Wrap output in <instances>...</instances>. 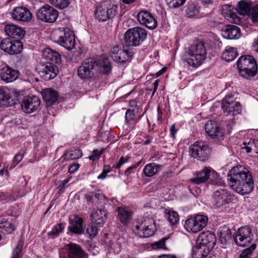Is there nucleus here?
<instances>
[{
    "label": "nucleus",
    "mask_w": 258,
    "mask_h": 258,
    "mask_svg": "<svg viewBox=\"0 0 258 258\" xmlns=\"http://www.w3.org/2000/svg\"><path fill=\"white\" fill-rule=\"evenodd\" d=\"M230 187L237 193L248 195L253 191L254 181L250 172L244 166L238 165L232 168L227 174Z\"/></svg>",
    "instance_id": "1"
},
{
    "label": "nucleus",
    "mask_w": 258,
    "mask_h": 258,
    "mask_svg": "<svg viewBox=\"0 0 258 258\" xmlns=\"http://www.w3.org/2000/svg\"><path fill=\"white\" fill-rule=\"evenodd\" d=\"M187 57L184 58L183 61L194 68L200 66L206 58L207 51L204 43L200 42L191 45L187 51Z\"/></svg>",
    "instance_id": "2"
},
{
    "label": "nucleus",
    "mask_w": 258,
    "mask_h": 258,
    "mask_svg": "<svg viewBox=\"0 0 258 258\" xmlns=\"http://www.w3.org/2000/svg\"><path fill=\"white\" fill-rule=\"evenodd\" d=\"M240 75L247 79L255 76L257 66L254 58L251 55L241 56L237 61Z\"/></svg>",
    "instance_id": "3"
},
{
    "label": "nucleus",
    "mask_w": 258,
    "mask_h": 258,
    "mask_svg": "<svg viewBox=\"0 0 258 258\" xmlns=\"http://www.w3.org/2000/svg\"><path fill=\"white\" fill-rule=\"evenodd\" d=\"M117 7L113 0L103 2L95 11V17L99 21L104 22L113 18L116 14Z\"/></svg>",
    "instance_id": "4"
},
{
    "label": "nucleus",
    "mask_w": 258,
    "mask_h": 258,
    "mask_svg": "<svg viewBox=\"0 0 258 258\" xmlns=\"http://www.w3.org/2000/svg\"><path fill=\"white\" fill-rule=\"evenodd\" d=\"M155 222L152 218L142 217L138 219L134 231L140 237H149L153 235L156 230Z\"/></svg>",
    "instance_id": "5"
},
{
    "label": "nucleus",
    "mask_w": 258,
    "mask_h": 258,
    "mask_svg": "<svg viewBox=\"0 0 258 258\" xmlns=\"http://www.w3.org/2000/svg\"><path fill=\"white\" fill-rule=\"evenodd\" d=\"M146 37V31L140 27H135L128 29L124 35L125 43L131 46H137L141 45Z\"/></svg>",
    "instance_id": "6"
},
{
    "label": "nucleus",
    "mask_w": 258,
    "mask_h": 258,
    "mask_svg": "<svg viewBox=\"0 0 258 258\" xmlns=\"http://www.w3.org/2000/svg\"><path fill=\"white\" fill-rule=\"evenodd\" d=\"M210 231H203L198 237L200 247L196 246L192 248L194 258H206L210 254Z\"/></svg>",
    "instance_id": "7"
},
{
    "label": "nucleus",
    "mask_w": 258,
    "mask_h": 258,
    "mask_svg": "<svg viewBox=\"0 0 258 258\" xmlns=\"http://www.w3.org/2000/svg\"><path fill=\"white\" fill-rule=\"evenodd\" d=\"M208 218L203 215H194L187 219L184 224L187 231L197 233L202 230L207 224Z\"/></svg>",
    "instance_id": "8"
},
{
    "label": "nucleus",
    "mask_w": 258,
    "mask_h": 258,
    "mask_svg": "<svg viewBox=\"0 0 258 258\" xmlns=\"http://www.w3.org/2000/svg\"><path fill=\"white\" fill-rule=\"evenodd\" d=\"M221 107L226 116H235L241 113L242 110L240 103L234 101L232 96H227L223 99Z\"/></svg>",
    "instance_id": "9"
},
{
    "label": "nucleus",
    "mask_w": 258,
    "mask_h": 258,
    "mask_svg": "<svg viewBox=\"0 0 258 258\" xmlns=\"http://www.w3.org/2000/svg\"><path fill=\"white\" fill-rule=\"evenodd\" d=\"M57 37L55 41L68 50H71L75 47V36L69 28H63L56 31Z\"/></svg>",
    "instance_id": "10"
},
{
    "label": "nucleus",
    "mask_w": 258,
    "mask_h": 258,
    "mask_svg": "<svg viewBox=\"0 0 258 258\" xmlns=\"http://www.w3.org/2000/svg\"><path fill=\"white\" fill-rule=\"evenodd\" d=\"M40 77L45 81L54 78L58 73L57 67L53 62L42 61L36 68Z\"/></svg>",
    "instance_id": "11"
},
{
    "label": "nucleus",
    "mask_w": 258,
    "mask_h": 258,
    "mask_svg": "<svg viewBox=\"0 0 258 258\" xmlns=\"http://www.w3.org/2000/svg\"><path fill=\"white\" fill-rule=\"evenodd\" d=\"M96 66L94 58L89 57L85 59L82 65L78 69V76L82 80H87L92 78L94 75Z\"/></svg>",
    "instance_id": "12"
},
{
    "label": "nucleus",
    "mask_w": 258,
    "mask_h": 258,
    "mask_svg": "<svg viewBox=\"0 0 258 258\" xmlns=\"http://www.w3.org/2000/svg\"><path fill=\"white\" fill-rule=\"evenodd\" d=\"M58 12L51 6L46 5L39 8L36 13L37 19L44 22L52 23L56 21Z\"/></svg>",
    "instance_id": "13"
},
{
    "label": "nucleus",
    "mask_w": 258,
    "mask_h": 258,
    "mask_svg": "<svg viewBox=\"0 0 258 258\" xmlns=\"http://www.w3.org/2000/svg\"><path fill=\"white\" fill-rule=\"evenodd\" d=\"M233 237L236 244L241 247L246 246L252 240L251 230L248 226L242 227L238 229Z\"/></svg>",
    "instance_id": "14"
},
{
    "label": "nucleus",
    "mask_w": 258,
    "mask_h": 258,
    "mask_svg": "<svg viewBox=\"0 0 258 258\" xmlns=\"http://www.w3.org/2000/svg\"><path fill=\"white\" fill-rule=\"evenodd\" d=\"M233 196L226 189L220 188L213 192L212 197L213 206L220 208L229 204L233 199Z\"/></svg>",
    "instance_id": "15"
},
{
    "label": "nucleus",
    "mask_w": 258,
    "mask_h": 258,
    "mask_svg": "<svg viewBox=\"0 0 258 258\" xmlns=\"http://www.w3.org/2000/svg\"><path fill=\"white\" fill-rule=\"evenodd\" d=\"M209 147L202 142H196L189 147L190 156L197 158L201 161L208 159Z\"/></svg>",
    "instance_id": "16"
},
{
    "label": "nucleus",
    "mask_w": 258,
    "mask_h": 258,
    "mask_svg": "<svg viewBox=\"0 0 258 258\" xmlns=\"http://www.w3.org/2000/svg\"><path fill=\"white\" fill-rule=\"evenodd\" d=\"M0 48L5 52L12 55L20 52L23 49V45L21 41H12L10 38H7L1 41Z\"/></svg>",
    "instance_id": "17"
},
{
    "label": "nucleus",
    "mask_w": 258,
    "mask_h": 258,
    "mask_svg": "<svg viewBox=\"0 0 258 258\" xmlns=\"http://www.w3.org/2000/svg\"><path fill=\"white\" fill-rule=\"evenodd\" d=\"M138 22L149 29H154L157 26V21L155 17L148 11L142 10L137 15Z\"/></svg>",
    "instance_id": "18"
},
{
    "label": "nucleus",
    "mask_w": 258,
    "mask_h": 258,
    "mask_svg": "<svg viewBox=\"0 0 258 258\" xmlns=\"http://www.w3.org/2000/svg\"><path fill=\"white\" fill-rule=\"evenodd\" d=\"M40 100L36 96H25L21 103L22 109L27 113H31L39 109Z\"/></svg>",
    "instance_id": "19"
},
{
    "label": "nucleus",
    "mask_w": 258,
    "mask_h": 258,
    "mask_svg": "<svg viewBox=\"0 0 258 258\" xmlns=\"http://www.w3.org/2000/svg\"><path fill=\"white\" fill-rule=\"evenodd\" d=\"M12 18L15 21L28 22L32 17L30 10L24 7H16L11 13Z\"/></svg>",
    "instance_id": "20"
},
{
    "label": "nucleus",
    "mask_w": 258,
    "mask_h": 258,
    "mask_svg": "<svg viewBox=\"0 0 258 258\" xmlns=\"http://www.w3.org/2000/svg\"><path fill=\"white\" fill-rule=\"evenodd\" d=\"M111 57L113 59L118 63H123L128 60L132 57L131 53L124 48L119 46L113 47L111 51Z\"/></svg>",
    "instance_id": "21"
},
{
    "label": "nucleus",
    "mask_w": 258,
    "mask_h": 258,
    "mask_svg": "<svg viewBox=\"0 0 258 258\" xmlns=\"http://www.w3.org/2000/svg\"><path fill=\"white\" fill-rule=\"evenodd\" d=\"M94 58L96 64L95 71L104 75H108L110 73L112 67L107 57L100 55Z\"/></svg>",
    "instance_id": "22"
},
{
    "label": "nucleus",
    "mask_w": 258,
    "mask_h": 258,
    "mask_svg": "<svg viewBox=\"0 0 258 258\" xmlns=\"http://www.w3.org/2000/svg\"><path fill=\"white\" fill-rule=\"evenodd\" d=\"M5 31L8 36L19 41L23 38L26 33L22 28L13 24L7 25Z\"/></svg>",
    "instance_id": "23"
},
{
    "label": "nucleus",
    "mask_w": 258,
    "mask_h": 258,
    "mask_svg": "<svg viewBox=\"0 0 258 258\" xmlns=\"http://www.w3.org/2000/svg\"><path fill=\"white\" fill-rule=\"evenodd\" d=\"M18 76V72L12 69L7 64H5L0 70V78L2 80L6 83L13 82Z\"/></svg>",
    "instance_id": "24"
},
{
    "label": "nucleus",
    "mask_w": 258,
    "mask_h": 258,
    "mask_svg": "<svg viewBox=\"0 0 258 258\" xmlns=\"http://www.w3.org/2000/svg\"><path fill=\"white\" fill-rule=\"evenodd\" d=\"M107 212L104 207L94 210L91 215L92 222L102 227L107 219Z\"/></svg>",
    "instance_id": "25"
},
{
    "label": "nucleus",
    "mask_w": 258,
    "mask_h": 258,
    "mask_svg": "<svg viewBox=\"0 0 258 258\" xmlns=\"http://www.w3.org/2000/svg\"><path fill=\"white\" fill-rule=\"evenodd\" d=\"M221 35L228 39H237L240 36V29L235 25L224 26L221 28Z\"/></svg>",
    "instance_id": "26"
},
{
    "label": "nucleus",
    "mask_w": 258,
    "mask_h": 258,
    "mask_svg": "<svg viewBox=\"0 0 258 258\" xmlns=\"http://www.w3.org/2000/svg\"><path fill=\"white\" fill-rule=\"evenodd\" d=\"M42 61L59 63L61 61L60 55L56 51L50 48L44 49L42 52Z\"/></svg>",
    "instance_id": "27"
},
{
    "label": "nucleus",
    "mask_w": 258,
    "mask_h": 258,
    "mask_svg": "<svg viewBox=\"0 0 258 258\" xmlns=\"http://www.w3.org/2000/svg\"><path fill=\"white\" fill-rule=\"evenodd\" d=\"M139 108L128 109L125 114L126 124L131 128H133L136 124L141 118L139 115Z\"/></svg>",
    "instance_id": "28"
},
{
    "label": "nucleus",
    "mask_w": 258,
    "mask_h": 258,
    "mask_svg": "<svg viewBox=\"0 0 258 258\" xmlns=\"http://www.w3.org/2000/svg\"><path fill=\"white\" fill-rule=\"evenodd\" d=\"M83 219L75 215L74 219L69 221V230L73 233L80 234L83 231Z\"/></svg>",
    "instance_id": "29"
},
{
    "label": "nucleus",
    "mask_w": 258,
    "mask_h": 258,
    "mask_svg": "<svg viewBox=\"0 0 258 258\" xmlns=\"http://www.w3.org/2000/svg\"><path fill=\"white\" fill-rule=\"evenodd\" d=\"M42 96L43 100L47 106H51L55 103L58 98L57 92L50 88H46L42 90Z\"/></svg>",
    "instance_id": "30"
},
{
    "label": "nucleus",
    "mask_w": 258,
    "mask_h": 258,
    "mask_svg": "<svg viewBox=\"0 0 258 258\" xmlns=\"http://www.w3.org/2000/svg\"><path fill=\"white\" fill-rule=\"evenodd\" d=\"M117 218L124 225L130 221L133 215L132 211L126 207H119L117 209Z\"/></svg>",
    "instance_id": "31"
},
{
    "label": "nucleus",
    "mask_w": 258,
    "mask_h": 258,
    "mask_svg": "<svg viewBox=\"0 0 258 258\" xmlns=\"http://www.w3.org/2000/svg\"><path fill=\"white\" fill-rule=\"evenodd\" d=\"M211 139H212L215 141H218L221 140L223 139L224 131L223 128L221 127V126L217 123H212L211 120Z\"/></svg>",
    "instance_id": "32"
},
{
    "label": "nucleus",
    "mask_w": 258,
    "mask_h": 258,
    "mask_svg": "<svg viewBox=\"0 0 258 258\" xmlns=\"http://www.w3.org/2000/svg\"><path fill=\"white\" fill-rule=\"evenodd\" d=\"M68 258H87V256L79 246L71 244L69 248Z\"/></svg>",
    "instance_id": "33"
},
{
    "label": "nucleus",
    "mask_w": 258,
    "mask_h": 258,
    "mask_svg": "<svg viewBox=\"0 0 258 258\" xmlns=\"http://www.w3.org/2000/svg\"><path fill=\"white\" fill-rule=\"evenodd\" d=\"M217 234L219 240L222 244H226L231 239V231L225 225L219 229Z\"/></svg>",
    "instance_id": "34"
},
{
    "label": "nucleus",
    "mask_w": 258,
    "mask_h": 258,
    "mask_svg": "<svg viewBox=\"0 0 258 258\" xmlns=\"http://www.w3.org/2000/svg\"><path fill=\"white\" fill-rule=\"evenodd\" d=\"M83 155L82 151L77 147H73L66 151L62 157L64 160H75L81 158Z\"/></svg>",
    "instance_id": "35"
},
{
    "label": "nucleus",
    "mask_w": 258,
    "mask_h": 258,
    "mask_svg": "<svg viewBox=\"0 0 258 258\" xmlns=\"http://www.w3.org/2000/svg\"><path fill=\"white\" fill-rule=\"evenodd\" d=\"M195 175V178L190 179V181L195 184H200L205 182L209 177L210 176V169L205 167L204 169L200 172H197Z\"/></svg>",
    "instance_id": "36"
},
{
    "label": "nucleus",
    "mask_w": 258,
    "mask_h": 258,
    "mask_svg": "<svg viewBox=\"0 0 258 258\" xmlns=\"http://www.w3.org/2000/svg\"><path fill=\"white\" fill-rule=\"evenodd\" d=\"M222 45V43L218 37L215 33H211V50L213 56L219 53Z\"/></svg>",
    "instance_id": "37"
},
{
    "label": "nucleus",
    "mask_w": 258,
    "mask_h": 258,
    "mask_svg": "<svg viewBox=\"0 0 258 258\" xmlns=\"http://www.w3.org/2000/svg\"><path fill=\"white\" fill-rule=\"evenodd\" d=\"M237 55L236 48L231 46H227L223 52L221 57L223 59L229 62L233 60Z\"/></svg>",
    "instance_id": "38"
},
{
    "label": "nucleus",
    "mask_w": 258,
    "mask_h": 258,
    "mask_svg": "<svg viewBox=\"0 0 258 258\" xmlns=\"http://www.w3.org/2000/svg\"><path fill=\"white\" fill-rule=\"evenodd\" d=\"M160 166L154 163H151L146 165L143 169V173L146 177H152L159 170Z\"/></svg>",
    "instance_id": "39"
},
{
    "label": "nucleus",
    "mask_w": 258,
    "mask_h": 258,
    "mask_svg": "<svg viewBox=\"0 0 258 258\" xmlns=\"http://www.w3.org/2000/svg\"><path fill=\"white\" fill-rule=\"evenodd\" d=\"M200 12V8L198 6L193 2L188 3L185 13L187 16L189 18H192L197 16Z\"/></svg>",
    "instance_id": "40"
},
{
    "label": "nucleus",
    "mask_w": 258,
    "mask_h": 258,
    "mask_svg": "<svg viewBox=\"0 0 258 258\" xmlns=\"http://www.w3.org/2000/svg\"><path fill=\"white\" fill-rule=\"evenodd\" d=\"M237 11L241 15L248 14L250 12L249 5L244 1H240L237 5Z\"/></svg>",
    "instance_id": "41"
},
{
    "label": "nucleus",
    "mask_w": 258,
    "mask_h": 258,
    "mask_svg": "<svg viewBox=\"0 0 258 258\" xmlns=\"http://www.w3.org/2000/svg\"><path fill=\"white\" fill-rule=\"evenodd\" d=\"M10 98V96L8 90L0 88V106L6 105Z\"/></svg>",
    "instance_id": "42"
},
{
    "label": "nucleus",
    "mask_w": 258,
    "mask_h": 258,
    "mask_svg": "<svg viewBox=\"0 0 258 258\" xmlns=\"http://www.w3.org/2000/svg\"><path fill=\"white\" fill-rule=\"evenodd\" d=\"M223 181L219 174L215 170L211 169V184L221 185Z\"/></svg>",
    "instance_id": "43"
},
{
    "label": "nucleus",
    "mask_w": 258,
    "mask_h": 258,
    "mask_svg": "<svg viewBox=\"0 0 258 258\" xmlns=\"http://www.w3.org/2000/svg\"><path fill=\"white\" fill-rule=\"evenodd\" d=\"M64 228V226L61 223L56 224L54 226L52 230L48 233V234L49 236H52V238H55L62 232Z\"/></svg>",
    "instance_id": "44"
},
{
    "label": "nucleus",
    "mask_w": 258,
    "mask_h": 258,
    "mask_svg": "<svg viewBox=\"0 0 258 258\" xmlns=\"http://www.w3.org/2000/svg\"><path fill=\"white\" fill-rule=\"evenodd\" d=\"M98 226L96 224L93 222L88 225L86 229V233L89 235L90 237H94L97 235L99 230Z\"/></svg>",
    "instance_id": "45"
},
{
    "label": "nucleus",
    "mask_w": 258,
    "mask_h": 258,
    "mask_svg": "<svg viewBox=\"0 0 258 258\" xmlns=\"http://www.w3.org/2000/svg\"><path fill=\"white\" fill-rule=\"evenodd\" d=\"M23 245V242L21 240H19L17 246L13 250L12 258H20Z\"/></svg>",
    "instance_id": "46"
},
{
    "label": "nucleus",
    "mask_w": 258,
    "mask_h": 258,
    "mask_svg": "<svg viewBox=\"0 0 258 258\" xmlns=\"http://www.w3.org/2000/svg\"><path fill=\"white\" fill-rule=\"evenodd\" d=\"M256 245L252 244L249 247L245 249L240 254L239 258H250L252 251L255 249Z\"/></svg>",
    "instance_id": "47"
},
{
    "label": "nucleus",
    "mask_w": 258,
    "mask_h": 258,
    "mask_svg": "<svg viewBox=\"0 0 258 258\" xmlns=\"http://www.w3.org/2000/svg\"><path fill=\"white\" fill-rule=\"evenodd\" d=\"M233 10V7L231 5H224L221 7V14L226 18L229 19V15Z\"/></svg>",
    "instance_id": "48"
},
{
    "label": "nucleus",
    "mask_w": 258,
    "mask_h": 258,
    "mask_svg": "<svg viewBox=\"0 0 258 258\" xmlns=\"http://www.w3.org/2000/svg\"><path fill=\"white\" fill-rule=\"evenodd\" d=\"M168 220L171 225H175L179 221V216L177 213L175 211H169L168 212Z\"/></svg>",
    "instance_id": "49"
},
{
    "label": "nucleus",
    "mask_w": 258,
    "mask_h": 258,
    "mask_svg": "<svg viewBox=\"0 0 258 258\" xmlns=\"http://www.w3.org/2000/svg\"><path fill=\"white\" fill-rule=\"evenodd\" d=\"M186 0H166L167 5L170 8H176L183 5Z\"/></svg>",
    "instance_id": "50"
},
{
    "label": "nucleus",
    "mask_w": 258,
    "mask_h": 258,
    "mask_svg": "<svg viewBox=\"0 0 258 258\" xmlns=\"http://www.w3.org/2000/svg\"><path fill=\"white\" fill-rule=\"evenodd\" d=\"M49 2L60 9H64L69 5L68 0H49Z\"/></svg>",
    "instance_id": "51"
},
{
    "label": "nucleus",
    "mask_w": 258,
    "mask_h": 258,
    "mask_svg": "<svg viewBox=\"0 0 258 258\" xmlns=\"http://www.w3.org/2000/svg\"><path fill=\"white\" fill-rule=\"evenodd\" d=\"M0 228L8 233H11L14 230V226L8 221L0 222Z\"/></svg>",
    "instance_id": "52"
},
{
    "label": "nucleus",
    "mask_w": 258,
    "mask_h": 258,
    "mask_svg": "<svg viewBox=\"0 0 258 258\" xmlns=\"http://www.w3.org/2000/svg\"><path fill=\"white\" fill-rule=\"evenodd\" d=\"M166 238H162L160 240L152 244V247L154 249L165 248Z\"/></svg>",
    "instance_id": "53"
},
{
    "label": "nucleus",
    "mask_w": 258,
    "mask_h": 258,
    "mask_svg": "<svg viewBox=\"0 0 258 258\" xmlns=\"http://www.w3.org/2000/svg\"><path fill=\"white\" fill-rule=\"evenodd\" d=\"M104 151V150L103 149L101 150H94L93 151L91 155L89 157V158L93 161L98 160Z\"/></svg>",
    "instance_id": "54"
},
{
    "label": "nucleus",
    "mask_w": 258,
    "mask_h": 258,
    "mask_svg": "<svg viewBox=\"0 0 258 258\" xmlns=\"http://www.w3.org/2000/svg\"><path fill=\"white\" fill-rule=\"evenodd\" d=\"M24 152L18 153L14 157L13 160V168L15 167L23 159Z\"/></svg>",
    "instance_id": "55"
},
{
    "label": "nucleus",
    "mask_w": 258,
    "mask_h": 258,
    "mask_svg": "<svg viewBox=\"0 0 258 258\" xmlns=\"http://www.w3.org/2000/svg\"><path fill=\"white\" fill-rule=\"evenodd\" d=\"M251 18L253 22H258V4L255 6L251 10Z\"/></svg>",
    "instance_id": "56"
},
{
    "label": "nucleus",
    "mask_w": 258,
    "mask_h": 258,
    "mask_svg": "<svg viewBox=\"0 0 258 258\" xmlns=\"http://www.w3.org/2000/svg\"><path fill=\"white\" fill-rule=\"evenodd\" d=\"M69 179H66L62 181L61 183L58 185V189L60 193L64 192L67 186V183L69 181Z\"/></svg>",
    "instance_id": "57"
},
{
    "label": "nucleus",
    "mask_w": 258,
    "mask_h": 258,
    "mask_svg": "<svg viewBox=\"0 0 258 258\" xmlns=\"http://www.w3.org/2000/svg\"><path fill=\"white\" fill-rule=\"evenodd\" d=\"M140 163L138 164L132 165L126 169L125 171L124 174L126 176L130 175L131 173H134L135 172V170L136 168L139 165Z\"/></svg>",
    "instance_id": "58"
},
{
    "label": "nucleus",
    "mask_w": 258,
    "mask_h": 258,
    "mask_svg": "<svg viewBox=\"0 0 258 258\" xmlns=\"http://www.w3.org/2000/svg\"><path fill=\"white\" fill-rule=\"evenodd\" d=\"M227 19L234 23H237L240 21V18L233 11L231 13V15H229V19Z\"/></svg>",
    "instance_id": "59"
},
{
    "label": "nucleus",
    "mask_w": 258,
    "mask_h": 258,
    "mask_svg": "<svg viewBox=\"0 0 258 258\" xmlns=\"http://www.w3.org/2000/svg\"><path fill=\"white\" fill-rule=\"evenodd\" d=\"M79 167V165L78 163H73L70 165L69 168V172L73 173L78 169Z\"/></svg>",
    "instance_id": "60"
},
{
    "label": "nucleus",
    "mask_w": 258,
    "mask_h": 258,
    "mask_svg": "<svg viewBox=\"0 0 258 258\" xmlns=\"http://www.w3.org/2000/svg\"><path fill=\"white\" fill-rule=\"evenodd\" d=\"M250 142L248 143L246 142H243L242 145H241V149H244L247 153H249L251 152L252 149L251 147L248 145H252Z\"/></svg>",
    "instance_id": "61"
},
{
    "label": "nucleus",
    "mask_w": 258,
    "mask_h": 258,
    "mask_svg": "<svg viewBox=\"0 0 258 258\" xmlns=\"http://www.w3.org/2000/svg\"><path fill=\"white\" fill-rule=\"evenodd\" d=\"M127 161V159H125L123 157H121L117 164L115 166V168L116 169H119L122 165L124 164Z\"/></svg>",
    "instance_id": "62"
},
{
    "label": "nucleus",
    "mask_w": 258,
    "mask_h": 258,
    "mask_svg": "<svg viewBox=\"0 0 258 258\" xmlns=\"http://www.w3.org/2000/svg\"><path fill=\"white\" fill-rule=\"evenodd\" d=\"M177 131V130L175 128V124H172L170 129V132L171 137L173 139H175V134H176Z\"/></svg>",
    "instance_id": "63"
},
{
    "label": "nucleus",
    "mask_w": 258,
    "mask_h": 258,
    "mask_svg": "<svg viewBox=\"0 0 258 258\" xmlns=\"http://www.w3.org/2000/svg\"><path fill=\"white\" fill-rule=\"evenodd\" d=\"M159 80H156L152 84V85L154 86L153 92H152V96L154 95L155 92H156V90L158 88V85H159Z\"/></svg>",
    "instance_id": "64"
}]
</instances>
